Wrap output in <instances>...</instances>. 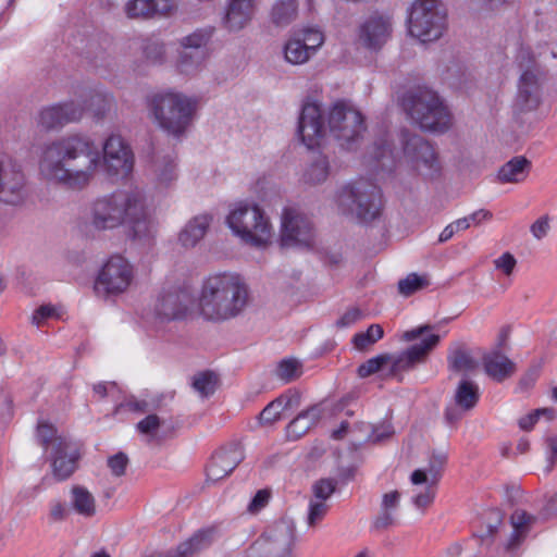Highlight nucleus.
Segmentation results:
<instances>
[{
	"label": "nucleus",
	"mask_w": 557,
	"mask_h": 557,
	"mask_svg": "<svg viewBox=\"0 0 557 557\" xmlns=\"http://www.w3.org/2000/svg\"><path fill=\"white\" fill-rule=\"evenodd\" d=\"M100 160V152L89 137L72 134L44 147L39 173L47 182L82 190L95 177Z\"/></svg>",
	"instance_id": "nucleus-1"
},
{
	"label": "nucleus",
	"mask_w": 557,
	"mask_h": 557,
	"mask_svg": "<svg viewBox=\"0 0 557 557\" xmlns=\"http://www.w3.org/2000/svg\"><path fill=\"white\" fill-rule=\"evenodd\" d=\"M90 223L98 231L125 226L127 236L138 242H148L156 233L141 195L132 190H116L96 199L91 206Z\"/></svg>",
	"instance_id": "nucleus-2"
},
{
	"label": "nucleus",
	"mask_w": 557,
	"mask_h": 557,
	"mask_svg": "<svg viewBox=\"0 0 557 557\" xmlns=\"http://www.w3.org/2000/svg\"><path fill=\"white\" fill-rule=\"evenodd\" d=\"M249 304V288L237 274L208 276L198 298L200 315L212 322H224L242 314Z\"/></svg>",
	"instance_id": "nucleus-3"
},
{
	"label": "nucleus",
	"mask_w": 557,
	"mask_h": 557,
	"mask_svg": "<svg viewBox=\"0 0 557 557\" xmlns=\"http://www.w3.org/2000/svg\"><path fill=\"white\" fill-rule=\"evenodd\" d=\"M197 103L181 92L156 94L148 99L149 115L158 126L176 138L189 127Z\"/></svg>",
	"instance_id": "nucleus-4"
},
{
	"label": "nucleus",
	"mask_w": 557,
	"mask_h": 557,
	"mask_svg": "<svg viewBox=\"0 0 557 557\" xmlns=\"http://www.w3.org/2000/svg\"><path fill=\"white\" fill-rule=\"evenodd\" d=\"M401 107L423 131L444 133L451 126V114L448 108L437 94L430 89L417 88L405 92Z\"/></svg>",
	"instance_id": "nucleus-5"
},
{
	"label": "nucleus",
	"mask_w": 557,
	"mask_h": 557,
	"mask_svg": "<svg viewBox=\"0 0 557 557\" xmlns=\"http://www.w3.org/2000/svg\"><path fill=\"white\" fill-rule=\"evenodd\" d=\"M519 76L515 96V108L521 113L533 112L543 103V87L548 78L547 69L528 50L517 57Z\"/></svg>",
	"instance_id": "nucleus-6"
},
{
	"label": "nucleus",
	"mask_w": 557,
	"mask_h": 557,
	"mask_svg": "<svg viewBox=\"0 0 557 557\" xmlns=\"http://www.w3.org/2000/svg\"><path fill=\"white\" fill-rule=\"evenodd\" d=\"M437 334H430L420 343L409 346L397 355L382 354L368 359L359 366L358 375L368 377L379 372L384 366L391 363L389 375L403 380L401 374L413 370L417 366L425 363L432 350L440 344Z\"/></svg>",
	"instance_id": "nucleus-7"
},
{
	"label": "nucleus",
	"mask_w": 557,
	"mask_h": 557,
	"mask_svg": "<svg viewBox=\"0 0 557 557\" xmlns=\"http://www.w3.org/2000/svg\"><path fill=\"white\" fill-rule=\"evenodd\" d=\"M232 232L253 247L263 248L272 238V226L264 212L253 203H238L227 215Z\"/></svg>",
	"instance_id": "nucleus-8"
},
{
	"label": "nucleus",
	"mask_w": 557,
	"mask_h": 557,
	"mask_svg": "<svg viewBox=\"0 0 557 557\" xmlns=\"http://www.w3.org/2000/svg\"><path fill=\"white\" fill-rule=\"evenodd\" d=\"M337 205L344 214L356 216L360 222H371L381 210V190L369 181L347 184L337 194Z\"/></svg>",
	"instance_id": "nucleus-9"
},
{
	"label": "nucleus",
	"mask_w": 557,
	"mask_h": 557,
	"mask_svg": "<svg viewBox=\"0 0 557 557\" xmlns=\"http://www.w3.org/2000/svg\"><path fill=\"white\" fill-rule=\"evenodd\" d=\"M327 128L341 147L352 149L366 132L364 119L352 103L337 100L329 108Z\"/></svg>",
	"instance_id": "nucleus-10"
},
{
	"label": "nucleus",
	"mask_w": 557,
	"mask_h": 557,
	"mask_svg": "<svg viewBox=\"0 0 557 557\" xmlns=\"http://www.w3.org/2000/svg\"><path fill=\"white\" fill-rule=\"evenodd\" d=\"M447 25V11L438 0H416L409 14V34L421 42L440 39Z\"/></svg>",
	"instance_id": "nucleus-11"
},
{
	"label": "nucleus",
	"mask_w": 557,
	"mask_h": 557,
	"mask_svg": "<svg viewBox=\"0 0 557 557\" xmlns=\"http://www.w3.org/2000/svg\"><path fill=\"white\" fill-rule=\"evenodd\" d=\"M447 458L446 451L433 450L426 467L411 473L410 481L414 486L412 503L417 508L425 509L433 503Z\"/></svg>",
	"instance_id": "nucleus-12"
},
{
	"label": "nucleus",
	"mask_w": 557,
	"mask_h": 557,
	"mask_svg": "<svg viewBox=\"0 0 557 557\" xmlns=\"http://www.w3.org/2000/svg\"><path fill=\"white\" fill-rule=\"evenodd\" d=\"M404 157L412 169L425 178H435L441 174L442 164L433 146L418 134L401 131Z\"/></svg>",
	"instance_id": "nucleus-13"
},
{
	"label": "nucleus",
	"mask_w": 557,
	"mask_h": 557,
	"mask_svg": "<svg viewBox=\"0 0 557 557\" xmlns=\"http://www.w3.org/2000/svg\"><path fill=\"white\" fill-rule=\"evenodd\" d=\"M134 280V268L121 255L111 256L100 269L94 285L100 297L116 296L127 290Z\"/></svg>",
	"instance_id": "nucleus-14"
},
{
	"label": "nucleus",
	"mask_w": 557,
	"mask_h": 557,
	"mask_svg": "<svg viewBox=\"0 0 557 557\" xmlns=\"http://www.w3.org/2000/svg\"><path fill=\"white\" fill-rule=\"evenodd\" d=\"M26 197V176L22 164L9 153L0 152V202L18 206Z\"/></svg>",
	"instance_id": "nucleus-15"
},
{
	"label": "nucleus",
	"mask_w": 557,
	"mask_h": 557,
	"mask_svg": "<svg viewBox=\"0 0 557 557\" xmlns=\"http://www.w3.org/2000/svg\"><path fill=\"white\" fill-rule=\"evenodd\" d=\"M314 230L310 219L296 208H285L282 213L281 246L284 248H311Z\"/></svg>",
	"instance_id": "nucleus-16"
},
{
	"label": "nucleus",
	"mask_w": 557,
	"mask_h": 557,
	"mask_svg": "<svg viewBox=\"0 0 557 557\" xmlns=\"http://www.w3.org/2000/svg\"><path fill=\"white\" fill-rule=\"evenodd\" d=\"M296 527L293 520L282 518L270 525L260 539L264 557H290Z\"/></svg>",
	"instance_id": "nucleus-17"
},
{
	"label": "nucleus",
	"mask_w": 557,
	"mask_h": 557,
	"mask_svg": "<svg viewBox=\"0 0 557 557\" xmlns=\"http://www.w3.org/2000/svg\"><path fill=\"white\" fill-rule=\"evenodd\" d=\"M479 399V385L467 377H462L454 391L451 401L445 408V422L450 428H456L465 414L476 407Z\"/></svg>",
	"instance_id": "nucleus-18"
},
{
	"label": "nucleus",
	"mask_w": 557,
	"mask_h": 557,
	"mask_svg": "<svg viewBox=\"0 0 557 557\" xmlns=\"http://www.w3.org/2000/svg\"><path fill=\"white\" fill-rule=\"evenodd\" d=\"M327 129L320 104L314 101L305 102L297 127L302 144L309 149L320 146Z\"/></svg>",
	"instance_id": "nucleus-19"
},
{
	"label": "nucleus",
	"mask_w": 557,
	"mask_h": 557,
	"mask_svg": "<svg viewBox=\"0 0 557 557\" xmlns=\"http://www.w3.org/2000/svg\"><path fill=\"white\" fill-rule=\"evenodd\" d=\"M213 35L212 27L198 28L181 39L183 48L178 66L183 73L189 74L196 70L206 57V47Z\"/></svg>",
	"instance_id": "nucleus-20"
},
{
	"label": "nucleus",
	"mask_w": 557,
	"mask_h": 557,
	"mask_svg": "<svg viewBox=\"0 0 557 557\" xmlns=\"http://www.w3.org/2000/svg\"><path fill=\"white\" fill-rule=\"evenodd\" d=\"M103 160L112 175H128L134 165V156L129 147L119 135H111L103 144Z\"/></svg>",
	"instance_id": "nucleus-21"
},
{
	"label": "nucleus",
	"mask_w": 557,
	"mask_h": 557,
	"mask_svg": "<svg viewBox=\"0 0 557 557\" xmlns=\"http://www.w3.org/2000/svg\"><path fill=\"white\" fill-rule=\"evenodd\" d=\"M245 455L239 444H231L215 451L207 467V480L218 482L233 472L244 460Z\"/></svg>",
	"instance_id": "nucleus-22"
},
{
	"label": "nucleus",
	"mask_w": 557,
	"mask_h": 557,
	"mask_svg": "<svg viewBox=\"0 0 557 557\" xmlns=\"http://www.w3.org/2000/svg\"><path fill=\"white\" fill-rule=\"evenodd\" d=\"M83 116L81 103L74 101L45 108L39 113L38 123L45 129H54L77 122Z\"/></svg>",
	"instance_id": "nucleus-23"
},
{
	"label": "nucleus",
	"mask_w": 557,
	"mask_h": 557,
	"mask_svg": "<svg viewBox=\"0 0 557 557\" xmlns=\"http://www.w3.org/2000/svg\"><path fill=\"white\" fill-rule=\"evenodd\" d=\"M78 457L77 449L72 443L48 453L47 458L51 461L53 476L58 481L70 478L77 468Z\"/></svg>",
	"instance_id": "nucleus-24"
},
{
	"label": "nucleus",
	"mask_w": 557,
	"mask_h": 557,
	"mask_svg": "<svg viewBox=\"0 0 557 557\" xmlns=\"http://www.w3.org/2000/svg\"><path fill=\"white\" fill-rule=\"evenodd\" d=\"M392 32L391 22L382 16H371L360 27V40L369 49H380Z\"/></svg>",
	"instance_id": "nucleus-25"
},
{
	"label": "nucleus",
	"mask_w": 557,
	"mask_h": 557,
	"mask_svg": "<svg viewBox=\"0 0 557 557\" xmlns=\"http://www.w3.org/2000/svg\"><path fill=\"white\" fill-rule=\"evenodd\" d=\"M482 363L486 375L496 382L509 379L517 371L516 363L499 349H492L484 354Z\"/></svg>",
	"instance_id": "nucleus-26"
},
{
	"label": "nucleus",
	"mask_w": 557,
	"mask_h": 557,
	"mask_svg": "<svg viewBox=\"0 0 557 557\" xmlns=\"http://www.w3.org/2000/svg\"><path fill=\"white\" fill-rule=\"evenodd\" d=\"M189 297L182 292H168L162 294L156 304V313L163 320L183 318L188 309Z\"/></svg>",
	"instance_id": "nucleus-27"
},
{
	"label": "nucleus",
	"mask_w": 557,
	"mask_h": 557,
	"mask_svg": "<svg viewBox=\"0 0 557 557\" xmlns=\"http://www.w3.org/2000/svg\"><path fill=\"white\" fill-rule=\"evenodd\" d=\"M259 0H230L224 16L225 26L237 32L243 29L252 18Z\"/></svg>",
	"instance_id": "nucleus-28"
},
{
	"label": "nucleus",
	"mask_w": 557,
	"mask_h": 557,
	"mask_svg": "<svg viewBox=\"0 0 557 557\" xmlns=\"http://www.w3.org/2000/svg\"><path fill=\"white\" fill-rule=\"evenodd\" d=\"M173 9L171 0H132L125 11L131 18H153L165 16Z\"/></svg>",
	"instance_id": "nucleus-29"
},
{
	"label": "nucleus",
	"mask_w": 557,
	"mask_h": 557,
	"mask_svg": "<svg viewBox=\"0 0 557 557\" xmlns=\"http://www.w3.org/2000/svg\"><path fill=\"white\" fill-rule=\"evenodd\" d=\"M448 369L465 376L479 368V361L473 357L471 349L462 342L454 343L447 355Z\"/></svg>",
	"instance_id": "nucleus-30"
},
{
	"label": "nucleus",
	"mask_w": 557,
	"mask_h": 557,
	"mask_svg": "<svg viewBox=\"0 0 557 557\" xmlns=\"http://www.w3.org/2000/svg\"><path fill=\"white\" fill-rule=\"evenodd\" d=\"M536 517L523 509H516L510 516L512 532L505 544L507 552L517 549L525 540L531 527L535 523Z\"/></svg>",
	"instance_id": "nucleus-31"
},
{
	"label": "nucleus",
	"mask_w": 557,
	"mask_h": 557,
	"mask_svg": "<svg viewBox=\"0 0 557 557\" xmlns=\"http://www.w3.org/2000/svg\"><path fill=\"white\" fill-rule=\"evenodd\" d=\"M212 216L199 214L190 219L178 234V242L185 248L195 247L207 234Z\"/></svg>",
	"instance_id": "nucleus-32"
},
{
	"label": "nucleus",
	"mask_w": 557,
	"mask_h": 557,
	"mask_svg": "<svg viewBox=\"0 0 557 557\" xmlns=\"http://www.w3.org/2000/svg\"><path fill=\"white\" fill-rule=\"evenodd\" d=\"M532 168L531 161L524 156H517L504 163L497 173V180L503 184L523 182Z\"/></svg>",
	"instance_id": "nucleus-33"
},
{
	"label": "nucleus",
	"mask_w": 557,
	"mask_h": 557,
	"mask_svg": "<svg viewBox=\"0 0 557 557\" xmlns=\"http://www.w3.org/2000/svg\"><path fill=\"white\" fill-rule=\"evenodd\" d=\"M215 529L207 528L197 531L190 539L181 543L175 552H171L166 557H190L194 554L209 547L213 542Z\"/></svg>",
	"instance_id": "nucleus-34"
},
{
	"label": "nucleus",
	"mask_w": 557,
	"mask_h": 557,
	"mask_svg": "<svg viewBox=\"0 0 557 557\" xmlns=\"http://www.w3.org/2000/svg\"><path fill=\"white\" fill-rule=\"evenodd\" d=\"M71 509L83 518H92L97 513L95 496L82 485H73L70 491Z\"/></svg>",
	"instance_id": "nucleus-35"
},
{
	"label": "nucleus",
	"mask_w": 557,
	"mask_h": 557,
	"mask_svg": "<svg viewBox=\"0 0 557 557\" xmlns=\"http://www.w3.org/2000/svg\"><path fill=\"white\" fill-rule=\"evenodd\" d=\"M321 417V410L318 406H311L302 410L297 417L290 421L287 431L295 437H300L314 426Z\"/></svg>",
	"instance_id": "nucleus-36"
},
{
	"label": "nucleus",
	"mask_w": 557,
	"mask_h": 557,
	"mask_svg": "<svg viewBox=\"0 0 557 557\" xmlns=\"http://www.w3.org/2000/svg\"><path fill=\"white\" fill-rule=\"evenodd\" d=\"M83 102L84 104H81L83 112L90 111L96 119L100 120L111 109L113 97L100 90H90Z\"/></svg>",
	"instance_id": "nucleus-37"
},
{
	"label": "nucleus",
	"mask_w": 557,
	"mask_h": 557,
	"mask_svg": "<svg viewBox=\"0 0 557 557\" xmlns=\"http://www.w3.org/2000/svg\"><path fill=\"white\" fill-rule=\"evenodd\" d=\"M37 442L48 454L54 449H61L63 445L71 443L65 436L58 433V430L47 422L37 426Z\"/></svg>",
	"instance_id": "nucleus-38"
},
{
	"label": "nucleus",
	"mask_w": 557,
	"mask_h": 557,
	"mask_svg": "<svg viewBox=\"0 0 557 557\" xmlns=\"http://www.w3.org/2000/svg\"><path fill=\"white\" fill-rule=\"evenodd\" d=\"M298 4L295 0H280L271 10V21L277 27H286L296 20Z\"/></svg>",
	"instance_id": "nucleus-39"
},
{
	"label": "nucleus",
	"mask_w": 557,
	"mask_h": 557,
	"mask_svg": "<svg viewBox=\"0 0 557 557\" xmlns=\"http://www.w3.org/2000/svg\"><path fill=\"white\" fill-rule=\"evenodd\" d=\"M153 172L158 184L168 186L177 177L175 158L170 154L158 158L153 163Z\"/></svg>",
	"instance_id": "nucleus-40"
},
{
	"label": "nucleus",
	"mask_w": 557,
	"mask_h": 557,
	"mask_svg": "<svg viewBox=\"0 0 557 557\" xmlns=\"http://www.w3.org/2000/svg\"><path fill=\"white\" fill-rule=\"evenodd\" d=\"M330 174V162L326 156L319 154L307 168L304 180L306 183L317 185L326 181Z\"/></svg>",
	"instance_id": "nucleus-41"
},
{
	"label": "nucleus",
	"mask_w": 557,
	"mask_h": 557,
	"mask_svg": "<svg viewBox=\"0 0 557 557\" xmlns=\"http://www.w3.org/2000/svg\"><path fill=\"white\" fill-rule=\"evenodd\" d=\"M284 55L286 61L292 64H304L312 57L296 35L285 44Z\"/></svg>",
	"instance_id": "nucleus-42"
},
{
	"label": "nucleus",
	"mask_w": 557,
	"mask_h": 557,
	"mask_svg": "<svg viewBox=\"0 0 557 557\" xmlns=\"http://www.w3.org/2000/svg\"><path fill=\"white\" fill-rule=\"evenodd\" d=\"M218 383L219 377L212 371H203L193 377L194 389L203 398L214 394Z\"/></svg>",
	"instance_id": "nucleus-43"
},
{
	"label": "nucleus",
	"mask_w": 557,
	"mask_h": 557,
	"mask_svg": "<svg viewBox=\"0 0 557 557\" xmlns=\"http://www.w3.org/2000/svg\"><path fill=\"white\" fill-rule=\"evenodd\" d=\"M302 373V364L296 358L282 360L276 368V376L288 383L297 380Z\"/></svg>",
	"instance_id": "nucleus-44"
},
{
	"label": "nucleus",
	"mask_w": 557,
	"mask_h": 557,
	"mask_svg": "<svg viewBox=\"0 0 557 557\" xmlns=\"http://www.w3.org/2000/svg\"><path fill=\"white\" fill-rule=\"evenodd\" d=\"M383 335L384 331L380 324H371L366 332L357 333L352 338V343L358 350H364L381 339Z\"/></svg>",
	"instance_id": "nucleus-45"
},
{
	"label": "nucleus",
	"mask_w": 557,
	"mask_h": 557,
	"mask_svg": "<svg viewBox=\"0 0 557 557\" xmlns=\"http://www.w3.org/2000/svg\"><path fill=\"white\" fill-rule=\"evenodd\" d=\"M429 285L426 276L410 273L398 282V292L404 296H410L413 293L423 289Z\"/></svg>",
	"instance_id": "nucleus-46"
},
{
	"label": "nucleus",
	"mask_w": 557,
	"mask_h": 557,
	"mask_svg": "<svg viewBox=\"0 0 557 557\" xmlns=\"http://www.w3.org/2000/svg\"><path fill=\"white\" fill-rule=\"evenodd\" d=\"M301 44L309 50L310 54H315L317 50L323 45L324 36L322 32L313 28H306L295 34Z\"/></svg>",
	"instance_id": "nucleus-47"
},
{
	"label": "nucleus",
	"mask_w": 557,
	"mask_h": 557,
	"mask_svg": "<svg viewBox=\"0 0 557 557\" xmlns=\"http://www.w3.org/2000/svg\"><path fill=\"white\" fill-rule=\"evenodd\" d=\"M284 400L285 397H277L276 399L268 404L259 414L260 423L273 424L274 422L278 421L283 412Z\"/></svg>",
	"instance_id": "nucleus-48"
},
{
	"label": "nucleus",
	"mask_w": 557,
	"mask_h": 557,
	"mask_svg": "<svg viewBox=\"0 0 557 557\" xmlns=\"http://www.w3.org/2000/svg\"><path fill=\"white\" fill-rule=\"evenodd\" d=\"M143 54L149 63H161L164 59V46L153 39H146L141 46Z\"/></svg>",
	"instance_id": "nucleus-49"
},
{
	"label": "nucleus",
	"mask_w": 557,
	"mask_h": 557,
	"mask_svg": "<svg viewBox=\"0 0 557 557\" xmlns=\"http://www.w3.org/2000/svg\"><path fill=\"white\" fill-rule=\"evenodd\" d=\"M337 482L332 479H321L314 483L312 491L318 502H324L335 492Z\"/></svg>",
	"instance_id": "nucleus-50"
},
{
	"label": "nucleus",
	"mask_w": 557,
	"mask_h": 557,
	"mask_svg": "<svg viewBox=\"0 0 557 557\" xmlns=\"http://www.w3.org/2000/svg\"><path fill=\"white\" fill-rule=\"evenodd\" d=\"M128 457L126 454L119 451L115 455L108 458V467L112 475L120 478L125 474L128 466Z\"/></svg>",
	"instance_id": "nucleus-51"
},
{
	"label": "nucleus",
	"mask_w": 557,
	"mask_h": 557,
	"mask_svg": "<svg viewBox=\"0 0 557 557\" xmlns=\"http://www.w3.org/2000/svg\"><path fill=\"white\" fill-rule=\"evenodd\" d=\"M329 506L324 502L311 500L309 504V512L307 523L310 528L315 527L326 515Z\"/></svg>",
	"instance_id": "nucleus-52"
},
{
	"label": "nucleus",
	"mask_w": 557,
	"mask_h": 557,
	"mask_svg": "<svg viewBox=\"0 0 557 557\" xmlns=\"http://www.w3.org/2000/svg\"><path fill=\"white\" fill-rule=\"evenodd\" d=\"M71 510V506H66L60 500H53L49 506L48 519L53 523L62 522L69 518Z\"/></svg>",
	"instance_id": "nucleus-53"
},
{
	"label": "nucleus",
	"mask_w": 557,
	"mask_h": 557,
	"mask_svg": "<svg viewBox=\"0 0 557 557\" xmlns=\"http://www.w3.org/2000/svg\"><path fill=\"white\" fill-rule=\"evenodd\" d=\"M271 498V490L269 488H262L259 490L256 495L252 497L250 503L247 506V511L251 515L258 513L260 510H262L268 504Z\"/></svg>",
	"instance_id": "nucleus-54"
},
{
	"label": "nucleus",
	"mask_w": 557,
	"mask_h": 557,
	"mask_svg": "<svg viewBox=\"0 0 557 557\" xmlns=\"http://www.w3.org/2000/svg\"><path fill=\"white\" fill-rule=\"evenodd\" d=\"M504 515L498 509H491L488 511L490 522L486 525V531L480 535L482 541H486L494 536L498 531V527L503 523Z\"/></svg>",
	"instance_id": "nucleus-55"
},
{
	"label": "nucleus",
	"mask_w": 557,
	"mask_h": 557,
	"mask_svg": "<svg viewBox=\"0 0 557 557\" xmlns=\"http://www.w3.org/2000/svg\"><path fill=\"white\" fill-rule=\"evenodd\" d=\"M161 425L160 418L157 414H149L145 419L140 420L137 423V430L141 434L149 435L150 437H154L158 429Z\"/></svg>",
	"instance_id": "nucleus-56"
},
{
	"label": "nucleus",
	"mask_w": 557,
	"mask_h": 557,
	"mask_svg": "<svg viewBox=\"0 0 557 557\" xmlns=\"http://www.w3.org/2000/svg\"><path fill=\"white\" fill-rule=\"evenodd\" d=\"M541 364H534L521 376L518 387L521 392H527L532 388L540 375Z\"/></svg>",
	"instance_id": "nucleus-57"
},
{
	"label": "nucleus",
	"mask_w": 557,
	"mask_h": 557,
	"mask_svg": "<svg viewBox=\"0 0 557 557\" xmlns=\"http://www.w3.org/2000/svg\"><path fill=\"white\" fill-rule=\"evenodd\" d=\"M516 264L517 260L510 252H504L499 258L494 260L495 268L507 276L512 274Z\"/></svg>",
	"instance_id": "nucleus-58"
},
{
	"label": "nucleus",
	"mask_w": 557,
	"mask_h": 557,
	"mask_svg": "<svg viewBox=\"0 0 557 557\" xmlns=\"http://www.w3.org/2000/svg\"><path fill=\"white\" fill-rule=\"evenodd\" d=\"M469 228V219H458L457 221L448 224L440 234L438 242L445 243L450 239L454 234L460 230Z\"/></svg>",
	"instance_id": "nucleus-59"
},
{
	"label": "nucleus",
	"mask_w": 557,
	"mask_h": 557,
	"mask_svg": "<svg viewBox=\"0 0 557 557\" xmlns=\"http://www.w3.org/2000/svg\"><path fill=\"white\" fill-rule=\"evenodd\" d=\"M549 223H550V219L547 214L539 218L535 222H533V224L530 227L532 235L537 240L543 239L548 234V232L550 230Z\"/></svg>",
	"instance_id": "nucleus-60"
},
{
	"label": "nucleus",
	"mask_w": 557,
	"mask_h": 557,
	"mask_svg": "<svg viewBox=\"0 0 557 557\" xmlns=\"http://www.w3.org/2000/svg\"><path fill=\"white\" fill-rule=\"evenodd\" d=\"M394 434V429L389 422H383L377 426H372V432L369 435V441L372 443L382 442Z\"/></svg>",
	"instance_id": "nucleus-61"
},
{
	"label": "nucleus",
	"mask_w": 557,
	"mask_h": 557,
	"mask_svg": "<svg viewBox=\"0 0 557 557\" xmlns=\"http://www.w3.org/2000/svg\"><path fill=\"white\" fill-rule=\"evenodd\" d=\"M362 317V312L358 308L348 309L337 321V327H348L355 324Z\"/></svg>",
	"instance_id": "nucleus-62"
},
{
	"label": "nucleus",
	"mask_w": 557,
	"mask_h": 557,
	"mask_svg": "<svg viewBox=\"0 0 557 557\" xmlns=\"http://www.w3.org/2000/svg\"><path fill=\"white\" fill-rule=\"evenodd\" d=\"M394 522H395V519L393 516V511L381 509L380 513L377 515V517L375 518V520L373 522V527L375 530H379V531L386 530L389 527H392L394 524Z\"/></svg>",
	"instance_id": "nucleus-63"
},
{
	"label": "nucleus",
	"mask_w": 557,
	"mask_h": 557,
	"mask_svg": "<svg viewBox=\"0 0 557 557\" xmlns=\"http://www.w3.org/2000/svg\"><path fill=\"white\" fill-rule=\"evenodd\" d=\"M57 315L55 308L51 305L40 306L33 314V323L40 325L45 320Z\"/></svg>",
	"instance_id": "nucleus-64"
}]
</instances>
